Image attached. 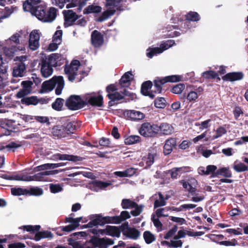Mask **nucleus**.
Here are the masks:
<instances>
[{
	"instance_id": "obj_43",
	"label": "nucleus",
	"mask_w": 248,
	"mask_h": 248,
	"mask_svg": "<svg viewBox=\"0 0 248 248\" xmlns=\"http://www.w3.org/2000/svg\"><path fill=\"white\" fill-rule=\"evenodd\" d=\"M166 103L164 97H157L154 101V105L157 108H163L166 106Z\"/></svg>"
},
{
	"instance_id": "obj_6",
	"label": "nucleus",
	"mask_w": 248,
	"mask_h": 248,
	"mask_svg": "<svg viewBox=\"0 0 248 248\" xmlns=\"http://www.w3.org/2000/svg\"><path fill=\"white\" fill-rule=\"evenodd\" d=\"M158 125L150 123H143L139 129L140 134L144 137L155 138L158 135Z\"/></svg>"
},
{
	"instance_id": "obj_3",
	"label": "nucleus",
	"mask_w": 248,
	"mask_h": 248,
	"mask_svg": "<svg viewBox=\"0 0 248 248\" xmlns=\"http://www.w3.org/2000/svg\"><path fill=\"white\" fill-rule=\"evenodd\" d=\"M56 85L57 86L55 89V93L59 95L62 93L64 86V81L62 76H54L50 79L44 81L41 86V92L43 93L50 92Z\"/></svg>"
},
{
	"instance_id": "obj_18",
	"label": "nucleus",
	"mask_w": 248,
	"mask_h": 248,
	"mask_svg": "<svg viewBox=\"0 0 248 248\" xmlns=\"http://www.w3.org/2000/svg\"><path fill=\"white\" fill-rule=\"evenodd\" d=\"M53 71L52 67L47 63L46 60H42L41 68L42 76L44 78H46L52 75Z\"/></svg>"
},
{
	"instance_id": "obj_38",
	"label": "nucleus",
	"mask_w": 248,
	"mask_h": 248,
	"mask_svg": "<svg viewBox=\"0 0 248 248\" xmlns=\"http://www.w3.org/2000/svg\"><path fill=\"white\" fill-rule=\"evenodd\" d=\"M122 207L123 209H126L130 208H134L137 205V203L130 199H124L122 200L121 203Z\"/></svg>"
},
{
	"instance_id": "obj_27",
	"label": "nucleus",
	"mask_w": 248,
	"mask_h": 248,
	"mask_svg": "<svg viewBox=\"0 0 248 248\" xmlns=\"http://www.w3.org/2000/svg\"><path fill=\"white\" fill-rule=\"evenodd\" d=\"M40 100L36 96H31L30 97H26L22 98L21 102L22 104L26 106L34 105L38 104Z\"/></svg>"
},
{
	"instance_id": "obj_52",
	"label": "nucleus",
	"mask_w": 248,
	"mask_h": 248,
	"mask_svg": "<svg viewBox=\"0 0 248 248\" xmlns=\"http://www.w3.org/2000/svg\"><path fill=\"white\" fill-rule=\"evenodd\" d=\"M30 1L28 2V0L23 3V9L25 11H30L32 14L33 13L34 8H35V6Z\"/></svg>"
},
{
	"instance_id": "obj_17",
	"label": "nucleus",
	"mask_w": 248,
	"mask_h": 248,
	"mask_svg": "<svg viewBox=\"0 0 248 248\" xmlns=\"http://www.w3.org/2000/svg\"><path fill=\"white\" fill-rule=\"evenodd\" d=\"M57 170H48V171H45L43 172H40L35 174L33 176L27 175V179H26L28 181H42L44 179V177L45 176L49 175L54 174L55 173V171H57Z\"/></svg>"
},
{
	"instance_id": "obj_24",
	"label": "nucleus",
	"mask_w": 248,
	"mask_h": 248,
	"mask_svg": "<svg viewBox=\"0 0 248 248\" xmlns=\"http://www.w3.org/2000/svg\"><path fill=\"white\" fill-rule=\"evenodd\" d=\"M35 16L40 20L44 21L45 16L46 14V8L45 6L40 5L36 6L34 8L33 13Z\"/></svg>"
},
{
	"instance_id": "obj_34",
	"label": "nucleus",
	"mask_w": 248,
	"mask_h": 248,
	"mask_svg": "<svg viewBox=\"0 0 248 248\" xmlns=\"http://www.w3.org/2000/svg\"><path fill=\"white\" fill-rule=\"evenodd\" d=\"M218 175H222L226 178H230L232 177V174L229 167H223L217 170L214 176L217 177Z\"/></svg>"
},
{
	"instance_id": "obj_31",
	"label": "nucleus",
	"mask_w": 248,
	"mask_h": 248,
	"mask_svg": "<svg viewBox=\"0 0 248 248\" xmlns=\"http://www.w3.org/2000/svg\"><path fill=\"white\" fill-rule=\"evenodd\" d=\"M21 145L18 143H16L15 142L12 141L7 144H0V150H3L6 149L7 151H13L15 152V150L20 147Z\"/></svg>"
},
{
	"instance_id": "obj_47",
	"label": "nucleus",
	"mask_w": 248,
	"mask_h": 248,
	"mask_svg": "<svg viewBox=\"0 0 248 248\" xmlns=\"http://www.w3.org/2000/svg\"><path fill=\"white\" fill-rule=\"evenodd\" d=\"M185 88L184 84L179 83L173 86L171 89V91L173 93L180 94L185 89Z\"/></svg>"
},
{
	"instance_id": "obj_14",
	"label": "nucleus",
	"mask_w": 248,
	"mask_h": 248,
	"mask_svg": "<svg viewBox=\"0 0 248 248\" xmlns=\"http://www.w3.org/2000/svg\"><path fill=\"white\" fill-rule=\"evenodd\" d=\"M99 231L102 234L105 233L107 235L113 237L115 236L119 237L121 234V230H120V228L116 226L108 225L106 226V229L99 230Z\"/></svg>"
},
{
	"instance_id": "obj_44",
	"label": "nucleus",
	"mask_w": 248,
	"mask_h": 248,
	"mask_svg": "<svg viewBox=\"0 0 248 248\" xmlns=\"http://www.w3.org/2000/svg\"><path fill=\"white\" fill-rule=\"evenodd\" d=\"M96 217L99 218V225L102 226L106 224L110 223V217L109 216L103 217L101 214H96Z\"/></svg>"
},
{
	"instance_id": "obj_48",
	"label": "nucleus",
	"mask_w": 248,
	"mask_h": 248,
	"mask_svg": "<svg viewBox=\"0 0 248 248\" xmlns=\"http://www.w3.org/2000/svg\"><path fill=\"white\" fill-rule=\"evenodd\" d=\"M163 51L162 47L160 46L159 47L152 48L150 52L147 53V56L148 58H152L154 55L161 53Z\"/></svg>"
},
{
	"instance_id": "obj_25",
	"label": "nucleus",
	"mask_w": 248,
	"mask_h": 248,
	"mask_svg": "<svg viewBox=\"0 0 248 248\" xmlns=\"http://www.w3.org/2000/svg\"><path fill=\"white\" fill-rule=\"evenodd\" d=\"M76 223H73L67 225L66 226H62L59 227L57 229L56 234L59 236H62L63 235V233H61L62 232H70L74 230H75L77 228H78L79 225H77Z\"/></svg>"
},
{
	"instance_id": "obj_2",
	"label": "nucleus",
	"mask_w": 248,
	"mask_h": 248,
	"mask_svg": "<svg viewBox=\"0 0 248 248\" xmlns=\"http://www.w3.org/2000/svg\"><path fill=\"white\" fill-rule=\"evenodd\" d=\"M79 128L78 123L76 121H68L63 124H57L53 127L51 133L58 138L67 137L73 134Z\"/></svg>"
},
{
	"instance_id": "obj_46",
	"label": "nucleus",
	"mask_w": 248,
	"mask_h": 248,
	"mask_svg": "<svg viewBox=\"0 0 248 248\" xmlns=\"http://www.w3.org/2000/svg\"><path fill=\"white\" fill-rule=\"evenodd\" d=\"M28 195L40 196L43 194V190L42 188L39 187H32L30 190H28Z\"/></svg>"
},
{
	"instance_id": "obj_11",
	"label": "nucleus",
	"mask_w": 248,
	"mask_h": 248,
	"mask_svg": "<svg viewBox=\"0 0 248 248\" xmlns=\"http://www.w3.org/2000/svg\"><path fill=\"white\" fill-rule=\"evenodd\" d=\"M124 116L134 121H139L145 118V114L140 111L135 110H126L124 111Z\"/></svg>"
},
{
	"instance_id": "obj_23",
	"label": "nucleus",
	"mask_w": 248,
	"mask_h": 248,
	"mask_svg": "<svg viewBox=\"0 0 248 248\" xmlns=\"http://www.w3.org/2000/svg\"><path fill=\"white\" fill-rule=\"evenodd\" d=\"M186 18L187 21L184 23V26L188 27L190 24L189 21H198L200 19V16L198 13L190 11L186 15Z\"/></svg>"
},
{
	"instance_id": "obj_32",
	"label": "nucleus",
	"mask_w": 248,
	"mask_h": 248,
	"mask_svg": "<svg viewBox=\"0 0 248 248\" xmlns=\"http://www.w3.org/2000/svg\"><path fill=\"white\" fill-rule=\"evenodd\" d=\"M232 168L237 172H241L248 170V167L244 163L236 160L233 163Z\"/></svg>"
},
{
	"instance_id": "obj_42",
	"label": "nucleus",
	"mask_w": 248,
	"mask_h": 248,
	"mask_svg": "<svg viewBox=\"0 0 248 248\" xmlns=\"http://www.w3.org/2000/svg\"><path fill=\"white\" fill-rule=\"evenodd\" d=\"M107 96L109 100L114 101H120L124 99V95L118 92H115L111 94H108Z\"/></svg>"
},
{
	"instance_id": "obj_50",
	"label": "nucleus",
	"mask_w": 248,
	"mask_h": 248,
	"mask_svg": "<svg viewBox=\"0 0 248 248\" xmlns=\"http://www.w3.org/2000/svg\"><path fill=\"white\" fill-rule=\"evenodd\" d=\"M217 170V167L216 166L209 165L206 167V173L207 175L211 174L212 177H215L216 176H214L216 174V172Z\"/></svg>"
},
{
	"instance_id": "obj_51",
	"label": "nucleus",
	"mask_w": 248,
	"mask_h": 248,
	"mask_svg": "<svg viewBox=\"0 0 248 248\" xmlns=\"http://www.w3.org/2000/svg\"><path fill=\"white\" fill-rule=\"evenodd\" d=\"M226 129L224 127L220 126L217 129L216 134L213 136V138L214 139H217L226 134Z\"/></svg>"
},
{
	"instance_id": "obj_7",
	"label": "nucleus",
	"mask_w": 248,
	"mask_h": 248,
	"mask_svg": "<svg viewBox=\"0 0 248 248\" xmlns=\"http://www.w3.org/2000/svg\"><path fill=\"white\" fill-rule=\"evenodd\" d=\"M86 105H90L93 107H102L103 106V97L102 95H96L94 92L87 93L83 96Z\"/></svg>"
},
{
	"instance_id": "obj_33",
	"label": "nucleus",
	"mask_w": 248,
	"mask_h": 248,
	"mask_svg": "<svg viewBox=\"0 0 248 248\" xmlns=\"http://www.w3.org/2000/svg\"><path fill=\"white\" fill-rule=\"evenodd\" d=\"M102 8L100 6L91 4L88 6L83 10L84 14H89L92 13H99L101 12Z\"/></svg>"
},
{
	"instance_id": "obj_39",
	"label": "nucleus",
	"mask_w": 248,
	"mask_h": 248,
	"mask_svg": "<svg viewBox=\"0 0 248 248\" xmlns=\"http://www.w3.org/2000/svg\"><path fill=\"white\" fill-rule=\"evenodd\" d=\"M90 184L93 187H98L100 189L105 188L110 185V184L109 183L105 182H103L102 181H99V180L93 181L90 183Z\"/></svg>"
},
{
	"instance_id": "obj_56",
	"label": "nucleus",
	"mask_w": 248,
	"mask_h": 248,
	"mask_svg": "<svg viewBox=\"0 0 248 248\" xmlns=\"http://www.w3.org/2000/svg\"><path fill=\"white\" fill-rule=\"evenodd\" d=\"M49 189L51 193H56L61 192L62 190V187L59 184H50Z\"/></svg>"
},
{
	"instance_id": "obj_60",
	"label": "nucleus",
	"mask_w": 248,
	"mask_h": 248,
	"mask_svg": "<svg viewBox=\"0 0 248 248\" xmlns=\"http://www.w3.org/2000/svg\"><path fill=\"white\" fill-rule=\"evenodd\" d=\"M177 225H175L170 230L164 235V238L168 239L169 238L172 237L177 232Z\"/></svg>"
},
{
	"instance_id": "obj_63",
	"label": "nucleus",
	"mask_w": 248,
	"mask_h": 248,
	"mask_svg": "<svg viewBox=\"0 0 248 248\" xmlns=\"http://www.w3.org/2000/svg\"><path fill=\"white\" fill-rule=\"evenodd\" d=\"M211 122V119H208L207 120H205L203 122H202L201 124L200 123H196V126H200V129H206L208 128L210 126V124L209 123Z\"/></svg>"
},
{
	"instance_id": "obj_5",
	"label": "nucleus",
	"mask_w": 248,
	"mask_h": 248,
	"mask_svg": "<svg viewBox=\"0 0 248 248\" xmlns=\"http://www.w3.org/2000/svg\"><path fill=\"white\" fill-rule=\"evenodd\" d=\"M65 105L70 110H77L85 107L86 103L79 95H71L66 99Z\"/></svg>"
},
{
	"instance_id": "obj_62",
	"label": "nucleus",
	"mask_w": 248,
	"mask_h": 248,
	"mask_svg": "<svg viewBox=\"0 0 248 248\" xmlns=\"http://www.w3.org/2000/svg\"><path fill=\"white\" fill-rule=\"evenodd\" d=\"M159 198L160 199V200H156L155 201V202H154L155 208L158 207L160 206H163L165 205V204H166V202L163 199V196L161 193L159 194Z\"/></svg>"
},
{
	"instance_id": "obj_13",
	"label": "nucleus",
	"mask_w": 248,
	"mask_h": 248,
	"mask_svg": "<svg viewBox=\"0 0 248 248\" xmlns=\"http://www.w3.org/2000/svg\"><path fill=\"white\" fill-rule=\"evenodd\" d=\"M244 74L242 72H233L225 74L222 77V79L225 81L233 82L243 79Z\"/></svg>"
},
{
	"instance_id": "obj_21",
	"label": "nucleus",
	"mask_w": 248,
	"mask_h": 248,
	"mask_svg": "<svg viewBox=\"0 0 248 248\" xmlns=\"http://www.w3.org/2000/svg\"><path fill=\"white\" fill-rule=\"evenodd\" d=\"M133 76L131 71H128L125 73L119 80V84L121 87H128L131 84V81L133 78L130 76Z\"/></svg>"
},
{
	"instance_id": "obj_59",
	"label": "nucleus",
	"mask_w": 248,
	"mask_h": 248,
	"mask_svg": "<svg viewBox=\"0 0 248 248\" xmlns=\"http://www.w3.org/2000/svg\"><path fill=\"white\" fill-rule=\"evenodd\" d=\"M218 244L225 246H234L238 244V242L235 239L231 241H222L218 242Z\"/></svg>"
},
{
	"instance_id": "obj_45",
	"label": "nucleus",
	"mask_w": 248,
	"mask_h": 248,
	"mask_svg": "<svg viewBox=\"0 0 248 248\" xmlns=\"http://www.w3.org/2000/svg\"><path fill=\"white\" fill-rule=\"evenodd\" d=\"M202 76L206 79H215L217 76V73L212 70L206 71L202 73Z\"/></svg>"
},
{
	"instance_id": "obj_57",
	"label": "nucleus",
	"mask_w": 248,
	"mask_h": 248,
	"mask_svg": "<svg viewBox=\"0 0 248 248\" xmlns=\"http://www.w3.org/2000/svg\"><path fill=\"white\" fill-rule=\"evenodd\" d=\"M82 219V217H78L77 218H74L73 217H66L65 218V222L66 223H71V224L73 223H76L77 225L79 226V222L81 221V219Z\"/></svg>"
},
{
	"instance_id": "obj_41",
	"label": "nucleus",
	"mask_w": 248,
	"mask_h": 248,
	"mask_svg": "<svg viewBox=\"0 0 248 248\" xmlns=\"http://www.w3.org/2000/svg\"><path fill=\"white\" fill-rule=\"evenodd\" d=\"M143 238L145 242L148 244H151L155 240V236L148 231L144 232Z\"/></svg>"
},
{
	"instance_id": "obj_8",
	"label": "nucleus",
	"mask_w": 248,
	"mask_h": 248,
	"mask_svg": "<svg viewBox=\"0 0 248 248\" xmlns=\"http://www.w3.org/2000/svg\"><path fill=\"white\" fill-rule=\"evenodd\" d=\"M80 65V62L78 60H75L72 61L70 65H65L64 71L66 75H67L68 80L71 82H73L78 76V67Z\"/></svg>"
},
{
	"instance_id": "obj_10",
	"label": "nucleus",
	"mask_w": 248,
	"mask_h": 248,
	"mask_svg": "<svg viewBox=\"0 0 248 248\" xmlns=\"http://www.w3.org/2000/svg\"><path fill=\"white\" fill-rule=\"evenodd\" d=\"M104 42L103 35L97 30H94L91 33L92 45L95 48L101 47Z\"/></svg>"
},
{
	"instance_id": "obj_15",
	"label": "nucleus",
	"mask_w": 248,
	"mask_h": 248,
	"mask_svg": "<svg viewBox=\"0 0 248 248\" xmlns=\"http://www.w3.org/2000/svg\"><path fill=\"white\" fill-rule=\"evenodd\" d=\"M26 69L25 64L20 60L13 68L12 72L13 76L14 77H23Z\"/></svg>"
},
{
	"instance_id": "obj_19",
	"label": "nucleus",
	"mask_w": 248,
	"mask_h": 248,
	"mask_svg": "<svg viewBox=\"0 0 248 248\" xmlns=\"http://www.w3.org/2000/svg\"><path fill=\"white\" fill-rule=\"evenodd\" d=\"M89 243H91L94 248H107L105 238H100L93 236Z\"/></svg>"
},
{
	"instance_id": "obj_36",
	"label": "nucleus",
	"mask_w": 248,
	"mask_h": 248,
	"mask_svg": "<svg viewBox=\"0 0 248 248\" xmlns=\"http://www.w3.org/2000/svg\"><path fill=\"white\" fill-rule=\"evenodd\" d=\"M28 190L21 187H13L11 189V194L14 196L28 195Z\"/></svg>"
},
{
	"instance_id": "obj_29",
	"label": "nucleus",
	"mask_w": 248,
	"mask_h": 248,
	"mask_svg": "<svg viewBox=\"0 0 248 248\" xmlns=\"http://www.w3.org/2000/svg\"><path fill=\"white\" fill-rule=\"evenodd\" d=\"M53 236V234L49 231H44L41 232H37L35 233L33 240L38 241L42 238H52Z\"/></svg>"
},
{
	"instance_id": "obj_49",
	"label": "nucleus",
	"mask_w": 248,
	"mask_h": 248,
	"mask_svg": "<svg viewBox=\"0 0 248 248\" xmlns=\"http://www.w3.org/2000/svg\"><path fill=\"white\" fill-rule=\"evenodd\" d=\"M31 91L28 90L27 89H25L22 87L21 89H20L16 93V97L17 98H23L26 97V96L29 94L31 93Z\"/></svg>"
},
{
	"instance_id": "obj_12",
	"label": "nucleus",
	"mask_w": 248,
	"mask_h": 248,
	"mask_svg": "<svg viewBox=\"0 0 248 248\" xmlns=\"http://www.w3.org/2000/svg\"><path fill=\"white\" fill-rule=\"evenodd\" d=\"M177 139L175 138H170L165 142L163 146V154L165 155H170L173 149L176 148L177 146Z\"/></svg>"
},
{
	"instance_id": "obj_54",
	"label": "nucleus",
	"mask_w": 248,
	"mask_h": 248,
	"mask_svg": "<svg viewBox=\"0 0 248 248\" xmlns=\"http://www.w3.org/2000/svg\"><path fill=\"white\" fill-rule=\"evenodd\" d=\"M174 44L175 41L173 40H168L166 41L163 42L160 44V46L162 47L163 51H164L173 46Z\"/></svg>"
},
{
	"instance_id": "obj_55",
	"label": "nucleus",
	"mask_w": 248,
	"mask_h": 248,
	"mask_svg": "<svg viewBox=\"0 0 248 248\" xmlns=\"http://www.w3.org/2000/svg\"><path fill=\"white\" fill-rule=\"evenodd\" d=\"M143 207L144 206L143 205H138L137 204V205L134 207L135 209L132 210L130 213L134 217L138 216L142 212Z\"/></svg>"
},
{
	"instance_id": "obj_58",
	"label": "nucleus",
	"mask_w": 248,
	"mask_h": 248,
	"mask_svg": "<svg viewBox=\"0 0 248 248\" xmlns=\"http://www.w3.org/2000/svg\"><path fill=\"white\" fill-rule=\"evenodd\" d=\"M62 30H57L53 36V42H58L60 44L62 41Z\"/></svg>"
},
{
	"instance_id": "obj_22",
	"label": "nucleus",
	"mask_w": 248,
	"mask_h": 248,
	"mask_svg": "<svg viewBox=\"0 0 248 248\" xmlns=\"http://www.w3.org/2000/svg\"><path fill=\"white\" fill-rule=\"evenodd\" d=\"M124 235L127 238L136 240L140 235V232L135 228L130 227L124 231Z\"/></svg>"
},
{
	"instance_id": "obj_40",
	"label": "nucleus",
	"mask_w": 248,
	"mask_h": 248,
	"mask_svg": "<svg viewBox=\"0 0 248 248\" xmlns=\"http://www.w3.org/2000/svg\"><path fill=\"white\" fill-rule=\"evenodd\" d=\"M40 228L41 226L40 225H24L19 228V229H23L31 233H34L39 231Z\"/></svg>"
},
{
	"instance_id": "obj_28",
	"label": "nucleus",
	"mask_w": 248,
	"mask_h": 248,
	"mask_svg": "<svg viewBox=\"0 0 248 248\" xmlns=\"http://www.w3.org/2000/svg\"><path fill=\"white\" fill-rule=\"evenodd\" d=\"M44 19V22H52L57 16V9L54 7H51L48 11H46V14Z\"/></svg>"
},
{
	"instance_id": "obj_26",
	"label": "nucleus",
	"mask_w": 248,
	"mask_h": 248,
	"mask_svg": "<svg viewBox=\"0 0 248 248\" xmlns=\"http://www.w3.org/2000/svg\"><path fill=\"white\" fill-rule=\"evenodd\" d=\"M61 54L59 53H53L50 55L48 58L47 63L51 66L56 67L59 65L58 62L60 60Z\"/></svg>"
},
{
	"instance_id": "obj_4",
	"label": "nucleus",
	"mask_w": 248,
	"mask_h": 248,
	"mask_svg": "<svg viewBox=\"0 0 248 248\" xmlns=\"http://www.w3.org/2000/svg\"><path fill=\"white\" fill-rule=\"evenodd\" d=\"M123 0H106L105 7L107 10L104 11L101 15L97 19V22H102L114 15L117 10H120L121 7H118Z\"/></svg>"
},
{
	"instance_id": "obj_9",
	"label": "nucleus",
	"mask_w": 248,
	"mask_h": 248,
	"mask_svg": "<svg viewBox=\"0 0 248 248\" xmlns=\"http://www.w3.org/2000/svg\"><path fill=\"white\" fill-rule=\"evenodd\" d=\"M64 16L65 27H68L74 25L75 22L78 19L79 16L76 12L72 10H64L62 12Z\"/></svg>"
},
{
	"instance_id": "obj_1",
	"label": "nucleus",
	"mask_w": 248,
	"mask_h": 248,
	"mask_svg": "<svg viewBox=\"0 0 248 248\" xmlns=\"http://www.w3.org/2000/svg\"><path fill=\"white\" fill-rule=\"evenodd\" d=\"M182 77L178 75H171L163 78L156 77L153 82L150 80L144 81L140 88V93L144 96H149L151 99L155 97V93H160L165 84L168 82H176L182 80Z\"/></svg>"
},
{
	"instance_id": "obj_35",
	"label": "nucleus",
	"mask_w": 248,
	"mask_h": 248,
	"mask_svg": "<svg viewBox=\"0 0 248 248\" xmlns=\"http://www.w3.org/2000/svg\"><path fill=\"white\" fill-rule=\"evenodd\" d=\"M64 100L62 98H57L52 104V108L57 111H61L62 109Z\"/></svg>"
},
{
	"instance_id": "obj_16",
	"label": "nucleus",
	"mask_w": 248,
	"mask_h": 248,
	"mask_svg": "<svg viewBox=\"0 0 248 248\" xmlns=\"http://www.w3.org/2000/svg\"><path fill=\"white\" fill-rule=\"evenodd\" d=\"M156 151L154 149L150 150L147 156L143 158L142 160L146 164L145 168L150 167L154 163L157 157Z\"/></svg>"
},
{
	"instance_id": "obj_53",
	"label": "nucleus",
	"mask_w": 248,
	"mask_h": 248,
	"mask_svg": "<svg viewBox=\"0 0 248 248\" xmlns=\"http://www.w3.org/2000/svg\"><path fill=\"white\" fill-rule=\"evenodd\" d=\"M90 219L91 220L87 224V227L89 228H92L93 226H95L99 225V223L98 221V219L97 217H96V215H93L91 216L90 217Z\"/></svg>"
},
{
	"instance_id": "obj_61",
	"label": "nucleus",
	"mask_w": 248,
	"mask_h": 248,
	"mask_svg": "<svg viewBox=\"0 0 248 248\" xmlns=\"http://www.w3.org/2000/svg\"><path fill=\"white\" fill-rule=\"evenodd\" d=\"M39 40H29V45L30 48L32 50H36L39 46Z\"/></svg>"
},
{
	"instance_id": "obj_30",
	"label": "nucleus",
	"mask_w": 248,
	"mask_h": 248,
	"mask_svg": "<svg viewBox=\"0 0 248 248\" xmlns=\"http://www.w3.org/2000/svg\"><path fill=\"white\" fill-rule=\"evenodd\" d=\"M83 159L84 158L78 155L60 154V160H68L76 162L82 161Z\"/></svg>"
},
{
	"instance_id": "obj_37",
	"label": "nucleus",
	"mask_w": 248,
	"mask_h": 248,
	"mask_svg": "<svg viewBox=\"0 0 248 248\" xmlns=\"http://www.w3.org/2000/svg\"><path fill=\"white\" fill-rule=\"evenodd\" d=\"M140 141V137L136 135H131L124 139V143L126 145L134 144Z\"/></svg>"
},
{
	"instance_id": "obj_64",
	"label": "nucleus",
	"mask_w": 248,
	"mask_h": 248,
	"mask_svg": "<svg viewBox=\"0 0 248 248\" xmlns=\"http://www.w3.org/2000/svg\"><path fill=\"white\" fill-rule=\"evenodd\" d=\"M34 120L42 124L46 123L47 125H49L50 124L49 118L47 117L37 116H35Z\"/></svg>"
},
{
	"instance_id": "obj_20",
	"label": "nucleus",
	"mask_w": 248,
	"mask_h": 248,
	"mask_svg": "<svg viewBox=\"0 0 248 248\" xmlns=\"http://www.w3.org/2000/svg\"><path fill=\"white\" fill-rule=\"evenodd\" d=\"M158 132L160 131L162 135H169L171 134L174 131L173 127L167 123H163L159 126L158 125Z\"/></svg>"
}]
</instances>
